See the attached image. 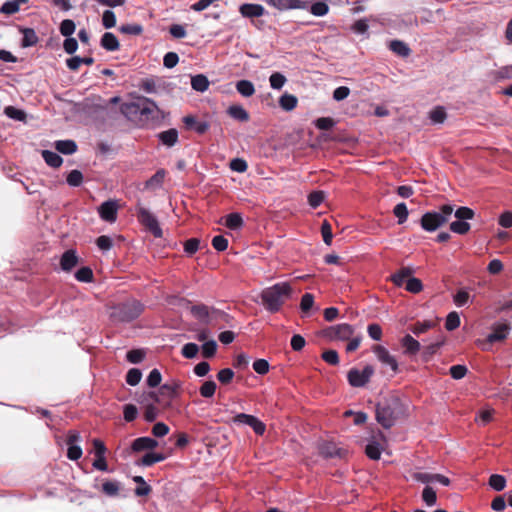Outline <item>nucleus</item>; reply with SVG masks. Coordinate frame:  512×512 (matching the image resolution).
<instances>
[{
  "mask_svg": "<svg viewBox=\"0 0 512 512\" xmlns=\"http://www.w3.org/2000/svg\"><path fill=\"white\" fill-rule=\"evenodd\" d=\"M102 24L106 29L113 28L116 25V16L112 10H105L102 15Z\"/></svg>",
  "mask_w": 512,
  "mask_h": 512,
  "instance_id": "51",
  "label": "nucleus"
},
{
  "mask_svg": "<svg viewBox=\"0 0 512 512\" xmlns=\"http://www.w3.org/2000/svg\"><path fill=\"white\" fill-rule=\"evenodd\" d=\"M413 274V270L410 267H402L398 272L391 276L392 282L401 287L407 279L411 278L410 276Z\"/></svg>",
  "mask_w": 512,
  "mask_h": 512,
  "instance_id": "21",
  "label": "nucleus"
},
{
  "mask_svg": "<svg viewBox=\"0 0 512 512\" xmlns=\"http://www.w3.org/2000/svg\"><path fill=\"white\" fill-rule=\"evenodd\" d=\"M42 157L45 160V162L53 168H58L63 163V159L61 158V156L56 152L50 150H43Z\"/></svg>",
  "mask_w": 512,
  "mask_h": 512,
  "instance_id": "25",
  "label": "nucleus"
},
{
  "mask_svg": "<svg viewBox=\"0 0 512 512\" xmlns=\"http://www.w3.org/2000/svg\"><path fill=\"white\" fill-rule=\"evenodd\" d=\"M217 343L211 339L202 345V354L205 358H211L216 353Z\"/></svg>",
  "mask_w": 512,
  "mask_h": 512,
  "instance_id": "53",
  "label": "nucleus"
},
{
  "mask_svg": "<svg viewBox=\"0 0 512 512\" xmlns=\"http://www.w3.org/2000/svg\"><path fill=\"white\" fill-rule=\"evenodd\" d=\"M510 327L507 324L499 323L493 326V332L488 335L487 341L494 343L496 341L504 340L509 332Z\"/></svg>",
  "mask_w": 512,
  "mask_h": 512,
  "instance_id": "15",
  "label": "nucleus"
},
{
  "mask_svg": "<svg viewBox=\"0 0 512 512\" xmlns=\"http://www.w3.org/2000/svg\"><path fill=\"white\" fill-rule=\"evenodd\" d=\"M120 31L124 34L139 35L142 33L143 28L139 24H126L120 27Z\"/></svg>",
  "mask_w": 512,
  "mask_h": 512,
  "instance_id": "61",
  "label": "nucleus"
},
{
  "mask_svg": "<svg viewBox=\"0 0 512 512\" xmlns=\"http://www.w3.org/2000/svg\"><path fill=\"white\" fill-rule=\"evenodd\" d=\"M101 46L107 51H116L119 49V41L111 32H105L101 38Z\"/></svg>",
  "mask_w": 512,
  "mask_h": 512,
  "instance_id": "18",
  "label": "nucleus"
},
{
  "mask_svg": "<svg viewBox=\"0 0 512 512\" xmlns=\"http://www.w3.org/2000/svg\"><path fill=\"white\" fill-rule=\"evenodd\" d=\"M141 377V371L139 369L132 368L128 371L126 375V382L131 386H135L140 382Z\"/></svg>",
  "mask_w": 512,
  "mask_h": 512,
  "instance_id": "55",
  "label": "nucleus"
},
{
  "mask_svg": "<svg viewBox=\"0 0 512 512\" xmlns=\"http://www.w3.org/2000/svg\"><path fill=\"white\" fill-rule=\"evenodd\" d=\"M393 213L398 219V224H403L408 218V209L406 204L403 202L394 207Z\"/></svg>",
  "mask_w": 512,
  "mask_h": 512,
  "instance_id": "38",
  "label": "nucleus"
},
{
  "mask_svg": "<svg viewBox=\"0 0 512 512\" xmlns=\"http://www.w3.org/2000/svg\"><path fill=\"white\" fill-rule=\"evenodd\" d=\"M320 453L325 457H334L338 455L337 447L331 442H324L320 445Z\"/></svg>",
  "mask_w": 512,
  "mask_h": 512,
  "instance_id": "49",
  "label": "nucleus"
},
{
  "mask_svg": "<svg viewBox=\"0 0 512 512\" xmlns=\"http://www.w3.org/2000/svg\"><path fill=\"white\" fill-rule=\"evenodd\" d=\"M212 246L217 251H224L228 247V240L222 235H217L212 239Z\"/></svg>",
  "mask_w": 512,
  "mask_h": 512,
  "instance_id": "64",
  "label": "nucleus"
},
{
  "mask_svg": "<svg viewBox=\"0 0 512 512\" xmlns=\"http://www.w3.org/2000/svg\"><path fill=\"white\" fill-rule=\"evenodd\" d=\"M176 394V387L173 386V385H169V384H164L160 387L159 389V395L155 392H152L149 394V396L154 399L155 402H158L160 403L161 402V399H160V396H164L168 399H171L175 396Z\"/></svg>",
  "mask_w": 512,
  "mask_h": 512,
  "instance_id": "19",
  "label": "nucleus"
},
{
  "mask_svg": "<svg viewBox=\"0 0 512 512\" xmlns=\"http://www.w3.org/2000/svg\"><path fill=\"white\" fill-rule=\"evenodd\" d=\"M143 305L136 300H129L113 307L111 317L115 321L130 322L142 313Z\"/></svg>",
  "mask_w": 512,
  "mask_h": 512,
  "instance_id": "6",
  "label": "nucleus"
},
{
  "mask_svg": "<svg viewBox=\"0 0 512 512\" xmlns=\"http://www.w3.org/2000/svg\"><path fill=\"white\" fill-rule=\"evenodd\" d=\"M67 183L72 187H78L83 182V175L79 170H72L67 176Z\"/></svg>",
  "mask_w": 512,
  "mask_h": 512,
  "instance_id": "47",
  "label": "nucleus"
},
{
  "mask_svg": "<svg viewBox=\"0 0 512 512\" xmlns=\"http://www.w3.org/2000/svg\"><path fill=\"white\" fill-rule=\"evenodd\" d=\"M165 458V455L162 453L148 452L137 462V465L151 466L165 460Z\"/></svg>",
  "mask_w": 512,
  "mask_h": 512,
  "instance_id": "23",
  "label": "nucleus"
},
{
  "mask_svg": "<svg viewBox=\"0 0 512 512\" xmlns=\"http://www.w3.org/2000/svg\"><path fill=\"white\" fill-rule=\"evenodd\" d=\"M55 149L65 155H70L76 152L77 145L73 140H58L55 142Z\"/></svg>",
  "mask_w": 512,
  "mask_h": 512,
  "instance_id": "22",
  "label": "nucleus"
},
{
  "mask_svg": "<svg viewBox=\"0 0 512 512\" xmlns=\"http://www.w3.org/2000/svg\"><path fill=\"white\" fill-rule=\"evenodd\" d=\"M228 114L239 121L245 122L249 120L248 112L241 105H233L228 108Z\"/></svg>",
  "mask_w": 512,
  "mask_h": 512,
  "instance_id": "28",
  "label": "nucleus"
},
{
  "mask_svg": "<svg viewBox=\"0 0 512 512\" xmlns=\"http://www.w3.org/2000/svg\"><path fill=\"white\" fill-rule=\"evenodd\" d=\"M297 98L291 94H283L279 99L280 107L285 111H291L297 106Z\"/></svg>",
  "mask_w": 512,
  "mask_h": 512,
  "instance_id": "30",
  "label": "nucleus"
},
{
  "mask_svg": "<svg viewBox=\"0 0 512 512\" xmlns=\"http://www.w3.org/2000/svg\"><path fill=\"white\" fill-rule=\"evenodd\" d=\"M216 387H217L216 383L212 380L204 382L202 384V386L200 387L201 396H203L205 398L212 397L215 394Z\"/></svg>",
  "mask_w": 512,
  "mask_h": 512,
  "instance_id": "44",
  "label": "nucleus"
},
{
  "mask_svg": "<svg viewBox=\"0 0 512 512\" xmlns=\"http://www.w3.org/2000/svg\"><path fill=\"white\" fill-rule=\"evenodd\" d=\"M381 451H382V447L375 440L370 441L366 445V449H365L366 455L372 460H378L381 456Z\"/></svg>",
  "mask_w": 512,
  "mask_h": 512,
  "instance_id": "32",
  "label": "nucleus"
},
{
  "mask_svg": "<svg viewBox=\"0 0 512 512\" xmlns=\"http://www.w3.org/2000/svg\"><path fill=\"white\" fill-rule=\"evenodd\" d=\"M266 3L280 11L305 8V3L301 0H266Z\"/></svg>",
  "mask_w": 512,
  "mask_h": 512,
  "instance_id": "12",
  "label": "nucleus"
},
{
  "mask_svg": "<svg viewBox=\"0 0 512 512\" xmlns=\"http://www.w3.org/2000/svg\"><path fill=\"white\" fill-rule=\"evenodd\" d=\"M506 483V478L500 474H492L488 481L489 486L497 492L503 491L506 487Z\"/></svg>",
  "mask_w": 512,
  "mask_h": 512,
  "instance_id": "29",
  "label": "nucleus"
},
{
  "mask_svg": "<svg viewBox=\"0 0 512 512\" xmlns=\"http://www.w3.org/2000/svg\"><path fill=\"white\" fill-rule=\"evenodd\" d=\"M460 325V317L456 312H450L447 315L446 322H445V328L448 331H453L456 328H458Z\"/></svg>",
  "mask_w": 512,
  "mask_h": 512,
  "instance_id": "46",
  "label": "nucleus"
},
{
  "mask_svg": "<svg viewBox=\"0 0 512 512\" xmlns=\"http://www.w3.org/2000/svg\"><path fill=\"white\" fill-rule=\"evenodd\" d=\"M82 456V448L78 444L68 445L67 457L70 460L76 461Z\"/></svg>",
  "mask_w": 512,
  "mask_h": 512,
  "instance_id": "63",
  "label": "nucleus"
},
{
  "mask_svg": "<svg viewBox=\"0 0 512 512\" xmlns=\"http://www.w3.org/2000/svg\"><path fill=\"white\" fill-rule=\"evenodd\" d=\"M328 11H329V7L324 1H316L315 3L312 4V6L310 8V12L314 16H318V17L326 15L328 13Z\"/></svg>",
  "mask_w": 512,
  "mask_h": 512,
  "instance_id": "40",
  "label": "nucleus"
},
{
  "mask_svg": "<svg viewBox=\"0 0 512 512\" xmlns=\"http://www.w3.org/2000/svg\"><path fill=\"white\" fill-rule=\"evenodd\" d=\"M159 140L166 146H174L178 140V131L176 129H169L159 133Z\"/></svg>",
  "mask_w": 512,
  "mask_h": 512,
  "instance_id": "24",
  "label": "nucleus"
},
{
  "mask_svg": "<svg viewBox=\"0 0 512 512\" xmlns=\"http://www.w3.org/2000/svg\"><path fill=\"white\" fill-rule=\"evenodd\" d=\"M325 194L323 191H313L308 196V203L312 208H317L324 200Z\"/></svg>",
  "mask_w": 512,
  "mask_h": 512,
  "instance_id": "50",
  "label": "nucleus"
},
{
  "mask_svg": "<svg viewBox=\"0 0 512 512\" xmlns=\"http://www.w3.org/2000/svg\"><path fill=\"white\" fill-rule=\"evenodd\" d=\"M183 122L187 128L193 129L199 134L205 133L209 128V125L207 122L197 121V119L191 115L184 117Z\"/></svg>",
  "mask_w": 512,
  "mask_h": 512,
  "instance_id": "17",
  "label": "nucleus"
},
{
  "mask_svg": "<svg viewBox=\"0 0 512 512\" xmlns=\"http://www.w3.org/2000/svg\"><path fill=\"white\" fill-rule=\"evenodd\" d=\"M96 244H97V246H98V248L100 250L108 251V250H110L112 248L113 240L109 236L102 235V236L97 238Z\"/></svg>",
  "mask_w": 512,
  "mask_h": 512,
  "instance_id": "62",
  "label": "nucleus"
},
{
  "mask_svg": "<svg viewBox=\"0 0 512 512\" xmlns=\"http://www.w3.org/2000/svg\"><path fill=\"white\" fill-rule=\"evenodd\" d=\"M4 112L6 116L17 121H24L26 118V114L23 110H20L13 106H7Z\"/></svg>",
  "mask_w": 512,
  "mask_h": 512,
  "instance_id": "42",
  "label": "nucleus"
},
{
  "mask_svg": "<svg viewBox=\"0 0 512 512\" xmlns=\"http://www.w3.org/2000/svg\"><path fill=\"white\" fill-rule=\"evenodd\" d=\"M162 376L158 369H153L150 371L147 377V385L150 387H156L161 383Z\"/></svg>",
  "mask_w": 512,
  "mask_h": 512,
  "instance_id": "60",
  "label": "nucleus"
},
{
  "mask_svg": "<svg viewBox=\"0 0 512 512\" xmlns=\"http://www.w3.org/2000/svg\"><path fill=\"white\" fill-rule=\"evenodd\" d=\"M38 37L33 29L25 28L23 29V39L22 46L30 47L37 43Z\"/></svg>",
  "mask_w": 512,
  "mask_h": 512,
  "instance_id": "35",
  "label": "nucleus"
},
{
  "mask_svg": "<svg viewBox=\"0 0 512 512\" xmlns=\"http://www.w3.org/2000/svg\"><path fill=\"white\" fill-rule=\"evenodd\" d=\"M469 299H470V295H469L468 291H466L465 289L459 290L454 295V303L458 307L465 306L469 302Z\"/></svg>",
  "mask_w": 512,
  "mask_h": 512,
  "instance_id": "56",
  "label": "nucleus"
},
{
  "mask_svg": "<svg viewBox=\"0 0 512 512\" xmlns=\"http://www.w3.org/2000/svg\"><path fill=\"white\" fill-rule=\"evenodd\" d=\"M314 305V296L310 293H305L300 302V309L303 313L307 314Z\"/></svg>",
  "mask_w": 512,
  "mask_h": 512,
  "instance_id": "52",
  "label": "nucleus"
},
{
  "mask_svg": "<svg viewBox=\"0 0 512 512\" xmlns=\"http://www.w3.org/2000/svg\"><path fill=\"white\" fill-rule=\"evenodd\" d=\"M165 177L164 170H158L149 180L146 182L147 188L160 187Z\"/></svg>",
  "mask_w": 512,
  "mask_h": 512,
  "instance_id": "43",
  "label": "nucleus"
},
{
  "mask_svg": "<svg viewBox=\"0 0 512 512\" xmlns=\"http://www.w3.org/2000/svg\"><path fill=\"white\" fill-rule=\"evenodd\" d=\"M455 217L459 220H470L474 217V211L469 207H460L455 211Z\"/></svg>",
  "mask_w": 512,
  "mask_h": 512,
  "instance_id": "59",
  "label": "nucleus"
},
{
  "mask_svg": "<svg viewBox=\"0 0 512 512\" xmlns=\"http://www.w3.org/2000/svg\"><path fill=\"white\" fill-rule=\"evenodd\" d=\"M434 326V322L432 321H424L418 322L411 327V331L415 335H420L425 333L427 330L431 329Z\"/></svg>",
  "mask_w": 512,
  "mask_h": 512,
  "instance_id": "54",
  "label": "nucleus"
},
{
  "mask_svg": "<svg viewBox=\"0 0 512 512\" xmlns=\"http://www.w3.org/2000/svg\"><path fill=\"white\" fill-rule=\"evenodd\" d=\"M239 12L243 17L254 18L263 16L265 9L260 4L245 3L240 6Z\"/></svg>",
  "mask_w": 512,
  "mask_h": 512,
  "instance_id": "13",
  "label": "nucleus"
},
{
  "mask_svg": "<svg viewBox=\"0 0 512 512\" xmlns=\"http://www.w3.org/2000/svg\"><path fill=\"white\" fill-rule=\"evenodd\" d=\"M389 48L392 52L395 54L401 56V57H407L410 55V48L406 43L400 40H393L389 44Z\"/></svg>",
  "mask_w": 512,
  "mask_h": 512,
  "instance_id": "26",
  "label": "nucleus"
},
{
  "mask_svg": "<svg viewBox=\"0 0 512 512\" xmlns=\"http://www.w3.org/2000/svg\"><path fill=\"white\" fill-rule=\"evenodd\" d=\"M75 277L80 282H90L93 278V272L88 267H82L76 272Z\"/></svg>",
  "mask_w": 512,
  "mask_h": 512,
  "instance_id": "58",
  "label": "nucleus"
},
{
  "mask_svg": "<svg viewBox=\"0 0 512 512\" xmlns=\"http://www.w3.org/2000/svg\"><path fill=\"white\" fill-rule=\"evenodd\" d=\"M454 207L450 204L441 206L439 211L425 213L421 218V227L428 232L437 230L446 223L452 215Z\"/></svg>",
  "mask_w": 512,
  "mask_h": 512,
  "instance_id": "5",
  "label": "nucleus"
},
{
  "mask_svg": "<svg viewBox=\"0 0 512 512\" xmlns=\"http://www.w3.org/2000/svg\"><path fill=\"white\" fill-rule=\"evenodd\" d=\"M450 230L454 233L463 235L470 230V224L467 221L457 219L450 224Z\"/></svg>",
  "mask_w": 512,
  "mask_h": 512,
  "instance_id": "36",
  "label": "nucleus"
},
{
  "mask_svg": "<svg viewBox=\"0 0 512 512\" xmlns=\"http://www.w3.org/2000/svg\"><path fill=\"white\" fill-rule=\"evenodd\" d=\"M422 500L426 503L427 506L435 505L437 502V495L435 490L430 486H426L422 492Z\"/></svg>",
  "mask_w": 512,
  "mask_h": 512,
  "instance_id": "37",
  "label": "nucleus"
},
{
  "mask_svg": "<svg viewBox=\"0 0 512 512\" xmlns=\"http://www.w3.org/2000/svg\"><path fill=\"white\" fill-rule=\"evenodd\" d=\"M237 91L244 97H250L254 94L255 88L251 81L240 80L236 84Z\"/></svg>",
  "mask_w": 512,
  "mask_h": 512,
  "instance_id": "31",
  "label": "nucleus"
},
{
  "mask_svg": "<svg viewBox=\"0 0 512 512\" xmlns=\"http://www.w3.org/2000/svg\"><path fill=\"white\" fill-rule=\"evenodd\" d=\"M225 225L232 230H236L243 225L242 216L239 213H230L226 216Z\"/></svg>",
  "mask_w": 512,
  "mask_h": 512,
  "instance_id": "33",
  "label": "nucleus"
},
{
  "mask_svg": "<svg viewBox=\"0 0 512 512\" xmlns=\"http://www.w3.org/2000/svg\"><path fill=\"white\" fill-rule=\"evenodd\" d=\"M138 220L144 225L155 237L162 236V230L156 217L146 208L139 206L137 208Z\"/></svg>",
  "mask_w": 512,
  "mask_h": 512,
  "instance_id": "7",
  "label": "nucleus"
},
{
  "mask_svg": "<svg viewBox=\"0 0 512 512\" xmlns=\"http://www.w3.org/2000/svg\"><path fill=\"white\" fill-rule=\"evenodd\" d=\"M76 26L70 19L63 20L60 24V33L65 37H70L75 32Z\"/></svg>",
  "mask_w": 512,
  "mask_h": 512,
  "instance_id": "48",
  "label": "nucleus"
},
{
  "mask_svg": "<svg viewBox=\"0 0 512 512\" xmlns=\"http://www.w3.org/2000/svg\"><path fill=\"white\" fill-rule=\"evenodd\" d=\"M373 352L375 353L377 359L382 364L389 366L393 372H397L398 363H397L395 357L392 356L385 347H383L381 345H376L373 348Z\"/></svg>",
  "mask_w": 512,
  "mask_h": 512,
  "instance_id": "11",
  "label": "nucleus"
},
{
  "mask_svg": "<svg viewBox=\"0 0 512 512\" xmlns=\"http://www.w3.org/2000/svg\"><path fill=\"white\" fill-rule=\"evenodd\" d=\"M122 113L131 120L147 122L157 118L159 108L154 101L146 97H140L135 102L124 103L121 106Z\"/></svg>",
  "mask_w": 512,
  "mask_h": 512,
  "instance_id": "2",
  "label": "nucleus"
},
{
  "mask_svg": "<svg viewBox=\"0 0 512 512\" xmlns=\"http://www.w3.org/2000/svg\"><path fill=\"white\" fill-rule=\"evenodd\" d=\"M191 86L195 91L205 92L209 87V81L203 74H198L191 78Z\"/></svg>",
  "mask_w": 512,
  "mask_h": 512,
  "instance_id": "27",
  "label": "nucleus"
},
{
  "mask_svg": "<svg viewBox=\"0 0 512 512\" xmlns=\"http://www.w3.org/2000/svg\"><path fill=\"white\" fill-rule=\"evenodd\" d=\"M404 415V407L398 398H391L376 408V419L384 428H390Z\"/></svg>",
  "mask_w": 512,
  "mask_h": 512,
  "instance_id": "3",
  "label": "nucleus"
},
{
  "mask_svg": "<svg viewBox=\"0 0 512 512\" xmlns=\"http://www.w3.org/2000/svg\"><path fill=\"white\" fill-rule=\"evenodd\" d=\"M292 294L293 289L288 282H279L262 290V304L267 311L275 313L292 297Z\"/></svg>",
  "mask_w": 512,
  "mask_h": 512,
  "instance_id": "1",
  "label": "nucleus"
},
{
  "mask_svg": "<svg viewBox=\"0 0 512 512\" xmlns=\"http://www.w3.org/2000/svg\"><path fill=\"white\" fill-rule=\"evenodd\" d=\"M191 313L200 323L207 326H216L220 322H228L229 315L225 312L206 305H195Z\"/></svg>",
  "mask_w": 512,
  "mask_h": 512,
  "instance_id": "4",
  "label": "nucleus"
},
{
  "mask_svg": "<svg viewBox=\"0 0 512 512\" xmlns=\"http://www.w3.org/2000/svg\"><path fill=\"white\" fill-rule=\"evenodd\" d=\"M446 116L447 115L443 107H436L429 114L430 120L435 124L443 123Z\"/></svg>",
  "mask_w": 512,
  "mask_h": 512,
  "instance_id": "41",
  "label": "nucleus"
},
{
  "mask_svg": "<svg viewBox=\"0 0 512 512\" xmlns=\"http://www.w3.org/2000/svg\"><path fill=\"white\" fill-rule=\"evenodd\" d=\"M119 490H120V485H119V482H117V481H106L102 485V491L107 496H111V497L116 496V495H118Z\"/></svg>",
  "mask_w": 512,
  "mask_h": 512,
  "instance_id": "39",
  "label": "nucleus"
},
{
  "mask_svg": "<svg viewBox=\"0 0 512 512\" xmlns=\"http://www.w3.org/2000/svg\"><path fill=\"white\" fill-rule=\"evenodd\" d=\"M401 345L404 348V353L408 355H415L420 350V343L411 335H405L401 339Z\"/></svg>",
  "mask_w": 512,
  "mask_h": 512,
  "instance_id": "16",
  "label": "nucleus"
},
{
  "mask_svg": "<svg viewBox=\"0 0 512 512\" xmlns=\"http://www.w3.org/2000/svg\"><path fill=\"white\" fill-rule=\"evenodd\" d=\"M373 374L374 368L371 365H366L362 371L355 368L351 369L348 372L347 378L351 386L363 387L369 382Z\"/></svg>",
  "mask_w": 512,
  "mask_h": 512,
  "instance_id": "8",
  "label": "nucleus"
},
{
  "mask_svg": "<svg viewBox=\"0 0 512 512\" xmlns=\"http://www.w3.org/2000/svg\"><path fill=\"white\" fill-rule=\"evenodd\" d=\"M158 446V442L151 437H139L132 443V450L134 452H140L144 450H153Z\"/></svg>",
  "mask_w": 512,
  "mask_h": 512,
  "instance_id": "14",
  "label": "nucleus"
},
{
  "mask_svg": "<svg viewBox=\"0 0 512 512\" xmlns=\"http://www.w3.org/2000/svg\"><path fill=\"white\" fill-rule=\"evenodd\" d=\"M102 220L113 223L117 218L118 205L116 201H105L98 209Z\"/></svg>",
  "mask_w": 512,
  "mask_h": 512,
  "instance_id": "10",
  "label": "nucleus"
},
{
  "mask_svg": "<svg viewBox=\"0 0 512 512\" xmlns=\"http://www.w3.org/2000/svg\"><path fill=\"white\" fill-rule=\"evenodd\" d=\"M199 351V346L195 343H186L181 350L182 355L187 359L196 357Z\"/></svg>",
  "mask_w": 512,
  "mask_h": 512,
  "instance_id": "45",
  "label": "nucleus"
},
{
  "mask_svg": "<svg viewBox=\"0 0 512 512\" xmlns=\"http://www.w3.org/2000/svg\"><path fill=\"white\" fill-rule=\"evenodd\" d=\"M286 77L280 72H274L269 77V83L272 89L280 90L286 83Z\"/></svg>",
  "mask_w": 512,
  "mask_h": 512,
  "instance_id": "34",
  "label": "nucleus"
},
{
  "mask_svg": "<svg viewBox=\"0 0 512 512\" xmlns=\"http://www.w3.org/2000/svg\"><path fill=\"white\" fill-rule=\"evenodd\" d=\"M405 288L411 293H419L423 289V285L419 279L411 277L407 279Z\"/></svg>",
  "mask_w": 512,
  "mask_h": 512,
  "instance_id": "57",
  "label": "nucleus"
},
{
  "mask_svg": "<svg viewBox=\"0 0 512 512\" xmlns=\"http://www.w3.org/2000/svg\"><path fill=\"white\" fill-rule=\"evenodd\" d=\"M78 263L75 251L68 250L61 257V268L64 271H70Z\"/></svg>",
  "mask_w": 512,
  "mask_h": 512,
  "instance_id": "20",
  "label": "nucleus"
},
{
  "mask_svg": "<svg viewBox=\"0 0 512 512\" xmlns=\"http://www.w3.org/2000/svg\"><path fill=\"white\" fill-rule=\"evenodd\" d=\"M354 334L353 326L343 323L330 327L326 335L332 340H349Z\"/></svg>",
  "mask_w": 512,
  "mask_h": 512,
  "instance_id": "9",
  "label": "nucleus"
}]
</instances>
